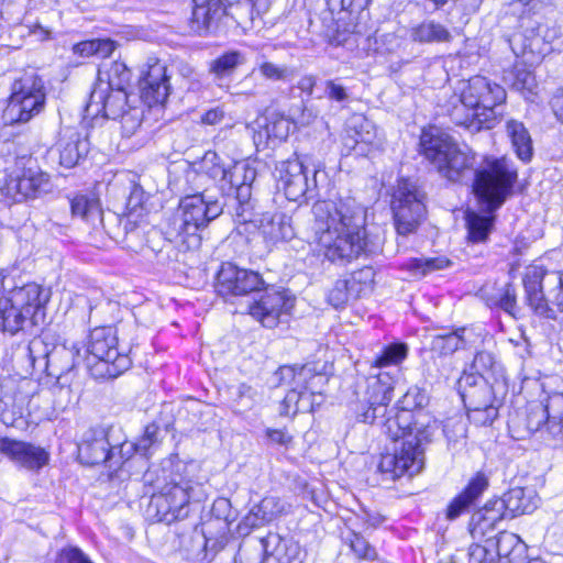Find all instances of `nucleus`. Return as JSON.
<instances>
[{"instance_id":"obj_1","label":"nucleus","mask_w":563,"mask_h":563,"mask_svg":"<svg viewBox=\"0 0 563 563\" xmlns=\"http://www.w3.org/2000/svg\"><path fill=\"white\" fill-rule=\"evenodd\" d=\"M393 391V377L388 373H378L367 379L364 399L353 407L357 421L379 424L382 432L394 441L404 439L393 453L380 456L377 468L388 481L420 473L424 465L422 445L431 441L435 430V421L431 423L424 415L416 417L405 408L388 409Z\"/></svg>"},{"instance_id":"obj_2","label":"nucleus","mask_w":563,"mask_h":563,"mask_svg":"<svg viewBox=\"0 0 563 563\" xmlns=\"http://www.w3.org/2000/svg\"><path fill=\"white\" fill-rule=\"evenodd\" d=\"M312 214L309 244H316L318 253L329 261H351L369 251L365 210L354 198L319 200Z\"/></svg>"},{"instance_id":"obj_3","label":"nucleus","mask_w":563,"mask_h":563,"mask_svg":"<svg viewBox=\"0 0 563 563\" xmlns=\"http://www.w3.org/2000/svg\"><path fill=\"white\" fill-rule=\"evenodd\" d=\"M517 168L511 159L486 157L475 172L473 190L487 214L466 212L467 236L472 243L486 242L493 228V214L506 200L517 180Z\"/></svg>"},{"instance_id":"obj_4","label":"nucleus","mask_w":563,"mask_h":563,"mask_svg":"<svg viewBox=\"0 0 563 563\" xmlns=\"http://www.w3.org/2000/svg\"><path fill=\"white\" fill-rule=\"evenodd\" d=\"M51 289L36 283L14 287L0 297V330L15 334L45 322Z\"/></svg>"},{"instance_id":"obj_5","label":"nucleus","mask_w":563,"mask_h":563,"mask_svg":"<svg viewBox=\"0 0 563 563\" xmlns=\"http://www.w3.org/2000/svg\"><path fill=\"white\" fill-rule=\"evenodd\" d=\"M421 153L441 177L460 181L474 165L475 156L461 147L454 139L438 126L424 129L420 136Z\"/></svg>"},{"instance_id":"obj_6","label":"nucleus","mask_w":563,"mask_h":563,"mask_svg":"<svg viewBox=\"0 0 563 563\" xmlns=\"http://www.w3.org/2000/svg\"><path fill=\"white\" fill-rule=\"evenodd\" d=\"M460 101L466 108L464 120L456 123L470 130L492 129L497 122V108L506 100V90L483 76H474L463 82Z\"/></svg>"},{"instance_id":"obj_7","label":"nucleus","mask_w":563,"mask_h":563,"mask_svg":"<svg viewBox=\"0 0 563 563\" xmlns=\"http://www.w3.org/2000/svg\"><path fill=\"white\" fill-rule=\"evenodd\" d=\"M179 210L180 216L167 229L166 239L190 249L199 245L198 232L222 213V206L205 194H195L180 200Z\"/></svg>"},{"instance_id":"obj_8","label":"nucleus","mask_w":563,"mask_h":563,"mask_svg":"<svg viewBox=\"0 0 563 563\" xmlns=\"http://www.w3.org/2000/svg\"><path fill=\"white\" fill-rule=\"evenodd\" d=\"M522 283L526 301L532 312L555 320L563 312V272L549 271L542 265L526 267Z\"/></svg>"},{"instance_id":"obj_9","label":"nucleus","mask_w":563,"mask_h":563,"mask_svg":"<svg viewBox=\"0 0 563 563\" xmlns=\"http://www.w3.org/2000/svg\"><path fill=\"white\" fill-rule=\"evenodd\" d=\"M136 98L132 101L126 90L109 89L103 84H96L89 101L86 106L87 115L120 120L122 133L125 136L133 135L141 126L144 110Z\"/></svg>"},{"instance_id":"obj_10","label":"nucleus","mask_w":563,"mask_h":563,"mask_svg":"<svg viewBox=\"0 0 563 563\" xmlns=\"http://www.w3.org/2000/svg\"><path fill=\"white\" fill-rule=\"evenodd\" d=\"M85 353L84 362L95 378H115L131 366L129 355L119 352L117 333L110 327L90 332Z\"/></svg>"},{"instance_id":"obj_11","label":"nucleus","mask_w":563,"mask_h":563,"mask_svg":"<svg viewBox=\"0 0 563 563\" xmlns=\"http://www.w3.org/2000/svg\"><path fill=\"white\" fill-rule=\"evenodd\" d=\"M46 100L45 87L41 77L34 71H25L15 79L11 95L3 111L5 124L23 123L41 113Z\"/></svg>"},{"instance_id":"obj_12","label":"nucleus","mask_w":563,"mask_h":563,"mask_svg":"<svg viewBox=\"0 0 563 563\" xmlns=\"http://www.w3.org/2000/svg\"><path fill=\"white\" fill-rule=\"evenodd\" d=\"M321 169V163L309 168L298 156L282 161L276 166L278 186L290 201L313 198Z\"/></svg>"},{"instance_id":"obj_13","label":"nucleus","mask_w":563,"mask_h":563,"mask_svg":"<svg viewBox=\"0 0 563 563\" xmlns=\"http://www.w3.org/2000/svg\"><path fill=\"white\" fill-rule=\"evenodd\" d=\"M49 189V177L32 156L18 157L2 187L3 194L14 201L35 198Z\"/></svg>"},{"instance_id":"obj_14","label":"nucleus","mask_w":563,"mask_h":563,"mask_svg":"<svg viewBox=\"0 0 563 563\" xmlns=\"http://www.w3.org/2000/svg\"><path fill=\"white\" fill-rule=\"evenodd\" d=\"M424 196L417 186L408 179L398 181L393 195L391 209L395 227L400 235L412 233L424 214Z\"/></svg>"},{"instance_id":"obj_15","label":"nucleus","mask_w":563,"mask_h":563,"mask_svg":"<svg viewBox=\"0 0 563 563\" xmlns=\"http://www.w3.org/2000/svg\"><path fill=\"white\" fill-rule=\"evenodd\" d=\"M27 352L33 365L36 362H43L47 375L57 379L84 362L81 347L74 343L70 346L56 345L52 351L46 352L44 342L41 339H34L30 342Z\"/></svg>"},{"instance_id":"obj_16","label":"nucleus","mask_w":563,"mask_h":563,"mask_svg":"<svg viewBox=\"0 0 563 563\" xmlns=\"http://www.w3.org/2000/svg\"><path fill=\"white\" fill-rule=\"evenodd\" d=\"M191 490L192 486L187 481L165 485L151 500L157 520L170 525L187 518L190 511Z\"/></svg>"},{"instance_id":"obj_17","label":"nucleus","mask_w":563,"mask_h":563,"mask_svg":"<svg viewBox=\"0 0 563 563\" xmlns=\"http://www.w3.org/2000/svg\"><path fill=\"white\" fill-rule=\"evenodd\" d=\"M263 285L264 280L258 273L225 263L218 273L216 288L217 292L228 300L229 297L260 290Z\"/></svg>"},{"instance_id":"obj_18","label":"nucleus","mask_w":563,"mask_h":563,"mask_svg":"<svg viewBox=\"0 0 563 563\" xmlns=\"http://www.w3.org/2000/svg\"><path fill=\"white\" fill-rule=\"evenodd\" d=\"M294 308V298L286 291L269 290L249 306V313L265 328L278 325Z\"/></svg>"},{"instance_id":"obj_19","label":"nucleus","mask_w":563,"mask_h":563,"mask_svg":"<svg viewBox=\"0 0 563 563\" xmlns=\"http://www.w3.org/2000/svg\"><path fill=\"white\" fill-rule=\"evenodd\" d=\"M169 77L167 67L155 57H150L142 70L140 80V98L148 106L164 103L169 95Z\"/></svg>"},{"instance_id":"obj_20","label":"nucleus","mask_w":563,"mask_h":563,"mask_svg":"<svg viewBox=\"0 0 563 563\" xmlns=\"http://www.w3.org/2000/svg\"><path fill=\"white\" fill-rule=\"evenodd\" d=\"M291 505L277 495L268 494L255 504L239 523L241 533H249L252 529L267 525L277 518L288 515Z\"/></svg>"},{"instance_id":"obj_21","label":"nucleus","mask_w":563,"mask_h":563,"mask_svg":"<svg viewBox=\"0 0 563 563\" xmlns=\"http://www.w3.org/2000/svg\"><path fill=\"white\" fill-rule=\"evenodd\" d=\"M0 453L30 471H37L48 462V453L43 448L10 438L0 439Z\"/></svg>"},{"instance_id":"obj_22","label":"nucleus","mask_w":563,"mask_h":563,"mask_svg":"<svg viewBox=\"0 0 563 563\" xmlns=\"http://www.w3.org/2000/svg\"><path fill=\"white\" fill-rule=\"evenodd\" d=\"M117 451L120 448L110 446L103 430H89L78 444V459L86 465H99L112 461Z\"/></svg>"},{"instance_id":"obj_23","label":"nucleus","mask_w":563,"mask_h":563,"mask_svg":"<svg viewBox=\"0 0 563 563\" xmlns=\"http://www.w3.org/2000/svg\"><path fill=\"white\" fill-rule=\"evenodd\" d=\"M275 379L279 383H288L296 385L311 394V399L316 404V397L320 396L323 391V387L328 382L325 375L314 372L312 366L305 365L300 367L295 366H280L275 372Z\"/></svg>"},{"instance_id":"obj_24","label":"nucleus","mask_w":563,"mask_h":563,"mask_svg":"<svg viewBox=\"0 0 563 563\" xmlns=\"http://www.w3.org/2000/svg\"><path fill=\"white\" fill-rule=\"evenodd\" d=\"M344 145L365 153L366 146L377 145V129L375 124L362 114H353L345 123Z\"/></svg>"},{"instance_id":"obj_25","label":"nucleus","mask_w":563,"mask_h":563,"mask_svg":"<svg viewBox=\"0 0 563 563\" xmlns=\"http://www.w3.org/2000/svg\"><path fill=\"white\" fill-rule=\"evenodd\" d=\"M88 153V141L73 130H67L60 136L55 148L49 151L51 156H58L60 166L71 168Z\"/></svg>"},{"instance_id":"obj_26","label":"nucleus","mask_w":563,"mask_h":563,"mask_svg":"<svg viewBox=\"0 0 563 563\" xmlns=\"http://www.w3.org/2000/svg\"><path fill=\"white\" fill-rule=\"evenodd\" d=\"M468 397L473 407L470 409L468 418L476 424H490L498 416V407L492 399V389L488 385L481 386L477 390L462 393Z\"/></svg>"},{"instance_id":"obj_27","label":"nucleus","mask_w":563,"mask_h":563,"mask_svg":"<svg viewBox=\"0 0 563 563\" xmlns=\"http://www.w3.org/2000/svg\"><path fill=\"white\" fill-rule=\"evenodd\" d=\"M256 178V169L247 162H235L227 173V179L221 185H229V195L235 199H251V186Z\"/></svg>"},{"instance_id":"obj_28","label":"nucleus","mask_w":563,"mask_h":563,"mask_svg":"<svg viewBox=\"0 0 563 563\" xmlns=\"http://www.w3.org/2000/svg\"><path fill=\"white\" fill-rule=\"evenodd\" d=\"M508 44L514 54L529 65L538 64L552 51L547 37H508Z\"/></svg>"},{"instance_id":"obj_29","label":"nucleus","mask_w":563,"mask_h":563,"mask_svg":"<svg viewBox=\"0 0 563 563\" xmlns=\"http://www.w3.org/2000/svg\"><path fill=\"white\" fill-rule=\"evenodd\" d=\"M371 0H329V11L331 19L336 13V30L340 33H354L350 26L354 24L357 15L363 12Z\"/></svg>"},{"instance_id":"obj_30","label":"nucleus","mask_w":563,"mask_h":563,"mask_svg":"<svg viewBox=\"0 0 563 563\" xmlns=\"http://www.w3.org/2000/svg\"><path fill=\"white\" fill-rule=\"evenodd\" d=\"M146 195L137 184H131L130 194L126 199L125 213L120 219V224L126 232H132L145 222L147 209L145 207Z\"/></svg>"},{"instance_id":"obj_31","label":"nucleus","mask_w":563,"mask_h":563,"mask_svg":"<svg viewBox=\"0 0 563 563\" xmlns=\"http://www.w3.org/2000/svg\"><path fill=\"white\" fill-rule=\"evenodd\" d=\"M261 231L265 240L273 245L291 241L296 234L291 217L283 212L265 214L261 221Z\"/></svg>"},{"instance_id":"obj_32","label":"nucleus","mask_w":563,"mask_h":563,"mask_svg":"<svg viewBox=\"0 0 563 563\" xmlns=\"http://www.w3.org/2000/svg\"><path fill=\"white\" fill-rule=\"evenodd\" d=\"M487 479L484 475H476L465 487V489L456 496L446 508V519L455 520L478 498V496L487 487Z\"/></svg>"},{"instance_id":"obj_33","label":"nucleus","mask_w":563,"mask_h":563,"mask_svg":"<svg viewBox=\"0 0 563 563\" xmlns=\"http://www.w3.org/2000/svg\"><path fill=\"white\" fill-rule=\"evenodd\" d=\"M265 553L274 555L279 563H291L300 553V545L291 538H284L277 533H269L263 541Z\"/></svg>"},{"instance_id":"obj_34","label":"nucleus","mask_w":563,"mask_h":563,"mask_svg":"<svg viewBox=\"0 0 563 563\" xmlns=\"http://www.w3.org/2000/svg\"><path fill=\"white\" fill-rule=\"evenodd\" d=\"M506 133L519 159L530 162L533 155L532 140L525 124L517 120L506 122Z\"/></svg>"},{"instance_id":"obj_35","label":"nucleus","mask_w":563,"mask_h":563,"mask_svg":"<svg viewBox=\"0 0 563 563\" xmlns=\"http://www.w3.org/2000/svg\"><path fill=\"white\" fill-rule=\"evenodd\" d=\"M224 15L221 0H194L192 23L211 31Z\"/></svg>"},{"instance_id":"obj_36","label":"nucleus","mask_w":563,"mask_h":563,"mask_svg":"<svg viewBox=\"0 0 563 563\" xmlns=\"http://www.w3.org/2000/svg\"><path fill=\"white\" fill-rule=\"evenodd\" d=\"M501 499L511 517L533 511L538 501L532 490L522 487L509 489Z\"/></svg>"},{"instance_id":"obj_37","label":"nucleus","mask_w":563,"mask_h":563,"mask_svg":"<svg viewBox=\"0 0 563 563\" xmlns=\"http://www.w3.org/2000/svg\"><path fill=\"white\" fill-rule=\"evenodd\" d=\"M506 81L509 82L512 89L520 92V95L529 101H534L538 96V82L533 73L525 67L516 65L506 76Z\"/></svg>"},{"instance_id":"obj_38","label":"nucleus","mask_w":563,"mask_h":563,"mask_svg":"<svg viewBox=\"0 0 563 563\" xmlns=\"http://www.w3.org/2000/svg\"><path fill=\"white\" fill-rule=\"evenodd\" d=\"M314 408L311 394L303 391L302 388L291 385L290 390L280 404L279 413L286 417H294L298 412H310Z\"/></svg>"},{"instance_id":"obj_39","label":"nucleus","mask_w":563,"mask_h":563,"mask_svg":"<svg viewBox=\"0 0 563 563\" xmlns=\"http://www.w3.org/2000/svg\"><path fill=\"white\" fill-rule=\"evenodd\" d=\"M71 212L96 227L97 222L103 224L99 199L93 195H78L70 201Z\"/></svg>"},{"instance_id":"obj_40","label":"nucleus","mask_w":563,"mask_h":563,"mask_svg":"<svg viewBox=\"0 0 563 563\" xmlns=\"http://www.w3.org/2000/svg\"><path fill=\"white\" fill-rule=\"evenodd\" d=\"M543 401L549 416L548 433L553 438H563V393H551Z\"/></svg>"},{"instance_id":"obj_41","label":"nucleus","mask_w":563,"mask_h":563,"mask_svg":"<svg viewBox=\"0 0 563 563\" xmlns=\"http://www.w3.org/2000/svg\"><path fill=\"white\" fill-rule=\"evenodd\" d=\"M115 49L111 37H96L82 41L74 46V52L82 57L107 58Z\"/></svg>"},{"instance_id":"obj_42","label":"nucleus","mask_w":563,"mask_h":563,"mask_svg":"<svg viewBox=\"0 0 563 563\" xmlns=\"http://www.w3.org/2000/svg\"><path fill=\"white\" fill-rule=\"evenodd\" d=\"M465 329L457 330L448 334L435 335L431 341V351L439 355L453 354L459 349L466 347Z\"/></svg>"},{"instance_id":"obj_43","label":"nucleus","mask_w":563,"mask_h":563,"mask_svg":"<svg viewBox=\"0 0 563 563\" xmlns=\"http://www.w3.org/2000/svg\"><path fill=\"white\" fill-rule=\"evenodd\" d=\"M159 428L155 423L147 424L144 434L136 443H124L120 446L121 457L129 459L132 451L142 455H147L152 446L158 442Z\"/></svg>"},{"instance_id":"obj_44","label":"nucleus","mask_w":563,"mask_h":563,"mask_svg":"<svg viewBox=\"0 0 563 563\" xmlns=\"http://www.w3.org/2000/svg\"><path fill=\"white\" fill-rule=\"evenodd\" d=\"M487 541L495 553L496 561L498 559H509L521 542L517 534L509 531H501L495 537H488Z\"/></svg>"},{"instance_id":"obj_45","label":"nucleus","mask_w":563,"mask_h":563,"mask_svg":"<svg viewBox=\"0 0 563 563\" xmlns=\"http://www.w3.org/2000/svg\"><path fill=\"white\" fill-rule=\"evenodd\" d=\"M107 79L102 78V73H99V79L97 84H103L108 86L109 89H124L130 84L131 80V70L128 66L122 62H113L110 68L106 71Z\"/></svg>"},{"instance_id":"obj_46","label":"nucleus","mask_w":563,"mask_h":563,"mask_svg":"<svg viewBox=\"0 0 563 563\" xmlns=\"http://www.w3.org/2000/svg\"><path fill=\"white\" fill-rule=\"evenodd\" d=\"M245 62L244 56L238 51H231L222 54L210 63L209 70L217 78H222L234 71V69Z\"/></svg>"},{"instance_id":"obj_47","label":"nucleus","mask_w":563,"mask_h":563,"mask_svg":"<svg viewBox=\"0 0 563 563\" xmlns=\"http://www.w3.org/2000/svg\"><path fill=\"white\" fill-rule=\"evenodd\" d=\"M451 265L446 257L410 258L406 266L412 276H426L427 274L444 269Z\"/></svg>"},{"instance_id":"obj_48","label":"nucleus","mask_w":563,"mask_h":563,"mask_svg":"<svg viewBox=\"0 0 563 563\" xmlns=\"http://www.w3.org/2000/svg\"><path fill=\"white\" fill-rule=\"evenodd\" d=\"M362 294V288L354 289L349 279H338L328 295L329 302L335 307H342L350 298H356Z\"/></svg>"},{"instance_id":"obj_49","label":"nucleus","mask_w":563,"mask_h":563,"mask_svg":"<svg viewBox=\"0 0 563 563\" xmlns=\"http://www.w3.org/2000/svg\"><path fill=\"white\" fill-rule=\"evenodd\" d=\"M408 355V345L402 342L391 343L385 346L375 358V367H385L400 364Z\"/></svg>"},{"instance_id":"obj_50","label":"nucleus","mask_w":563,"mask_h":563,"mask_svg":"<svg viewBox=\"0 0 563 563\" xmlns=\"http://www.w3.org/2000/svg\"><path fill=\"white\" fill-rule=\"evenodd\" d=\"M548 410L543 399L540 402H531L526 409V428L530 432H537L542 428L548 432Z\"/></svg>"},{"instance_id":"obj_51","label":"nucleus","mask_w":563,"mask_h":563,"mask_svg":"<svg viewBox=\"0 0 563 563\" xmlns=\"http://www.w3.org/2000/svg\"><path fill=\"white\" fill-rule=\"evenodd\" d=\"M345 541L358 559L373 561L377 558L376 549L363 536L351 531L345 537Z\"/></svg>"},{"instance_id":"obj_52","label":"nucleus","mask_w":563,"mask_h":563,"mask_svg":"<svg viewBox=\"0 0 563 563\" xmlns=\"http://www.w3.org/2000/svg\"><path fill=\"white\" fill-rule=\"evenodd\" d=\"M202 170L213 180L224 183L229 168H225L220 156L216 152H207L201 163Z\"/></svg>"},{"instance_id":"obj_53","label":"nucleus","mask_w":563,"mask_h":563,"mask_svg":"<svg viewBox=\"0 0 563 563\" xmlns=\"http://www.w3.org/2000/svg\"><path fill=\"white\" fill-rule=\"evenodd\" d=\"M257 399L258 393L254 387L244 383L236 386L234 391V402L236 409L240 412L251 410L256 404Z\"/></svg>"},{"instance_id":"obj_54","label":"nucleus","mask_w":563,"mask_h":563,"mask_svg":"<svg viewBox=\"0 0 563 563\" xmlns=\"http://www.w3.org/2000/svg\"><path fill=\"white\" fill-rule=\"evenodd\" d=\"M497 367L498 363L494 354L487 351L476 353L472 363V368L484 378L489 374H494Z\"/></svg>"},{"instance_id":"obj_55","label":"nucleus","mask_w":563,"mask_h":563,"mask_svg":"<svg viewBox=\"0 0 563 563\" xmlns=\"http://www.w3.org/2000/svg\"><path fill=\"white\" fill-rule=\"evenodd\" d=\"M260 74L269 80H285L290 75V70L285 65H277L267 60L257 63Z\"/></svg>"},{"instance_id":"obj_56","label":"nucleus","mask_w":563,"mask_h":563,"mask_svg":"<svg viewBox=\"0 0 563 563\" xmlns=\"http://www.w3.org/2000/svg\"><path fill=\"white\" fill-rule=\"evenodd\" d=\"M292 123L289 119L285 117H278L272 119L266 124V133L268 137H273L276 140H285L289 135Z\"/></svg>"},{"instance_id":"obj_57","label":"nucleus","mask_w":563,"mask_h":563,"mask_svg":"<svg viewBox=\"0 0 563 563\" xmlns=\"http://www.w3.org/2000/svg\"><path fill=\"white\" fill-rule=\"evenodd\" d=\"M468 563H497L495 553L488 545L487 539L485 544H473L470 547Z\"/></svg>"},{"instance_id":"obj_58","label":"nucleus","mask_w":563,"mask_h":563,"mask_svg":"<svg viewBox=\"0 0 563 563\" xmlns=\"http://www.w3.org/2000/svg\"><path fill=\"white\" fill-rule=\"evenodd\" d=\"M478 511L486 517V520L496 525L509 515L501 498L487 503L485 507Z\"/></svg>"},{"instance_id":"obj_59","label":"nucleus","mask_w":563,"mask_h":563,"mask_svg":"<svg viewBox=\"0 0 563 563\" xmlns=\"http://www.w3.org/2000/svg\"><path fill=\"white\" fill-rule=\"evenodd\" d=\"M495 527L496 523L486 520V517L481 511L477 510L472 516V520L470 523V532L474 539L484 538L487 536L488 531L493 530Z\"/></svg>"},{"instance_id":"obj_60","label":"nucleus","mask_w":563,"mask_h":563,"mask_svg":"<svg viewBox=\"0 0 563 563\" xmlns=\"http://www.w3.org/2000/svg\"><path fill=\"white\" fill-rule=\"evenodd\" d=\"M374 279V271L372 267H364L352 274L349 282L354 289L362 288V292L371 287Z\"/></svg>"},{"instance_id":"obj_61","label":"nucleus","mask_w":563,"mask_h":563,"mask_svg":"<svg viewBox=\"0 0 563 563\" xmlns=\"http://www.w3.org/2000/svg\"><path fill=\"white\" fill-rule=\"evenodd\" d=\"M212 514L217 518L223 519L228 525L234 520L231 510V503L227 498H218L214 500L212 505Z\"/></svg>"},{"instance_id":"obj_62","label":"nucleus","mask_w":563,"mask_h":563,"mask_svg":"<svg viewBox=\"0 0 563 563\" xmlns=\"http://www.w3.org/2000/svg\"><path fill=\"white\" fill-rule=\"evenodd\" d=\"M234 213L236 222L246 223L252 220V206L250 199H235L234 198Z\"/></svg>"},{"instance_id":"obj_63","label":"nucleus","mask_w":563,"mask_h":563,"mask_svg":"<svg viewBox=\"0 0 563 563\" xmlns=\"http://www.w3.org/2000/svg\"><path fill=\"white\" fill-rule=\"evenodd\" d=\"M234 563H262V550L261 549H240Z\"/></svg>"},{"instance_id":"obj_64","label":"nucleus","mask_w":563,"mask_h":563,"mask_svg":"<svg viewBox=\"0 0 563 563\" xmlns=\"http://www.w3.org/2000/svg\"><path fill=\"white\" fill-rule=\"evenodd\" d=\"M59 563H91L77 548H69L62 552Z\"/></svg>"}]
</instances>
